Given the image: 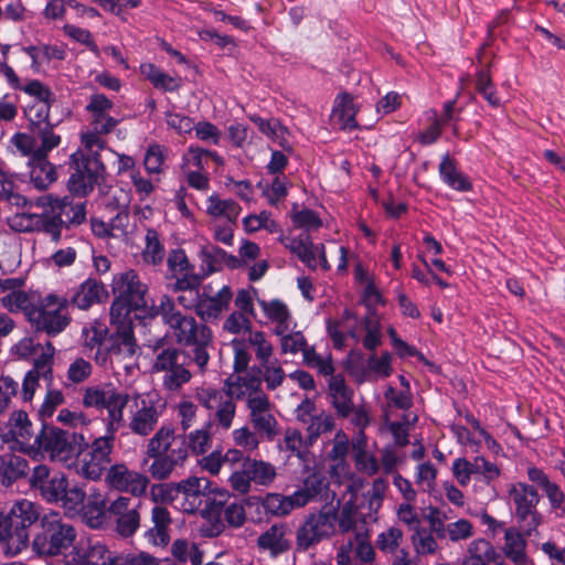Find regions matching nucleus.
<instances>
[{
  "label": "nucleus",
  "mask_w": 565,
  "mask_h": 565,
  "mask_svg": "<svg viewBox=\"0 0 565 565\" xmlns=\"http://www.w3.org/2000/svg\"><path fill=\"white\" fill-rule=\"evenodd\" d=\"M388 490V481L385 477H376L371 482V488L363 493L361 502H354V499H344L338 501V508H334L337 527L341 533L355 531L360 522L377 520V513L383 505L385 494Z\"/></svg>",
  "instance_id": "f257e3e1"
},
{
  "label": "nucleus",
  "mask_w": 565,
  "mask_h": 565,
  "mask_svg": "<svg viewBox=\"0 0 565 565\" xmlns=\"http://www.w3.org/2000/svg\"><path fill=\"white\" fill-rule=\"evenodd\" d=\"M78 542L76 529L63 520L57 511L44 514L32 540V550L42 557L66 555L68 548Z\"/></svg>",
  "instance_id": "f03ea898"
},
{
  "label": "nucleus",
  "mask_w": 565,
  "mask_h": 565,
  "mask_svg": "<svg viewBox=\"0 0 565 565\" xmlns=\"http://www.w3.org/2000/svg\"><path fill=\"white\" fill-rule=\"evenodd\" d=\"M39 204L45 207L42 213H15L8 218L9 227L19 233L42 232L50 235L54 242H58L66 223L62 218L66 202L49 195L41 198Z\"/></svg>",
  "instance_id": "7ed1b4c3"
},
{
  "label": "nucleus",
  "mask_w": 565,
  "mask_h": 565,
  "mask_svg": "<svg viewBox=\"0 0 565 565\" xmlns=\"http://www.w3.org/2000/svg\"><path fill=\"white\" fill-rule=\"evenodd\" d=\"M175 342L183 347H193L192 360L200 372H205L210 361L207 348L213 343L212 330L199 323L194 317L181 315L168 324Z\"/></svg>",
  "instance_id": "20e7f679"
},
{
  "label": "nucleus",
  "mask_w": 565,
  "mask_h": 565,
  "mask_svg": "<svg viewBox=\"0 0 565 565\" xmlns=\"http://www.w3.org/2000/svg\"><path fill=\"white\" fill-rule=\"evenodd\" d=\"M130 394L107 386H88L83 393L82 404L86 408L106 409V430L116 434L126 424L125 408Z\"/></svg>",
  "instance_id": "39448f33"
},
{
  "label": "nucleus",
  "mask_w": 565,
  "mask_h": 565,
  "mask_svg": "<svg viewBox=\"0 0 565 565\" xmlns=\"http://www.w3.org/2000/svg\"><path fill=\"white\" fill-rule=\"evenodd\" d=\"M70 301L65 297L49 294L39 299L28 312V321L38 331L49 335H56L64 331L71 322L67 312Z\"/></svg>",
  "instance_id": "423d86ee"
},
{
  "label": "nucleus",
  "mask_w": 565,
  "mask_h": 565,
  "mask_svg": "<svg viewBox=\"0 0 565 565\" xmlns=\"http://www.w3.org/2000/svg\"><path fill=\"white\" fill-rule=\"evenodd\" d=\"M334 507H322L309 513L296 533V543L299 551H308L337 533Z\"/></svg>",
  "instance_id": "0eeeda50"
},
{
  "label": "nucleus",
  "mask_w": 565,
  "mask_h": 565,
  "mask_svg": "<svg viewBox=\"0 0 565 565\" xmlns=\"http://www.w3.org/2000/svg\"><path fill=\"white\" fill-rule=\"evenodd\" d=\"M508 494L514 505V516L520 530L530 536L542 523V515L537 511V491L524 482H516L511 484Z\"/></svg>",
  "instance_id": "6e6552de"
},
{
  "label": "nucleus",
  "mask_w": 565,
  "mask_h": 565,
  "mask_svg": "<svg viewBox=\"0 0 565 565\" xmlns=\"http://www.w3.org/2000/svg\"><path fill=\"white\" fill-rule=\"evenodd\" d=\"M277 478V468L265 460L246 457L245 466L235 469L228 477L230 487L239 494H247L252 484L269 487Z\"/></svg>",
  "instance_id": "1a4fd4ad"
},
{
  "label": "nucleus",
  "mask_w": 565,
  "mask_h": 565,
  "mask_svg": "<svg viewBox=\"0 0 565 565\" xmlns=\"http://www.w3.org/2000/svg\"><path fill=\"white\" fill-rule=\"evenodd\" d=\"M71 173L68 180V190L78 196H85L99 182L105 171V167L98 156H85L82 151H76L71 157Z\"/></svg>",
  "instance_id": "9d476101"
},
{
  "label": "nucleus",
  "mask_w": 565,
  "mask_h": 565,
  "mask_svg": "<svg viewBox=\"0 0 565 565\" xmlns=\"http://www.w3.org/2000/svg\"><path fill=\"white\" fill-rule=\"evenodd\" d=\"M84 441L83 435L56 427H43L39 440V451L49 454L52 460L67 462L79 454Z\"/></svg>",
  "instance_id": "9b49d317"
},
{
  "label": "nucleus",
  "mask_w": 565,
  "mask_h": 565,
  "mask_svg": "<svg viewBox=\"0 0 565 565\" xmlns=\"http://www.w3.org/2000/svg\"><path fill=\"white\" fill-rule=\"evenodd\" d=\"M127 427L139 437H148L156 431L162 409L154 402L143 398L139 393L130 394Z\"/></svg>",
  "instance_id": "f8f14e48"
},
{
  "label": "nucleus",
  "mask_w": 565,
  "mask_h": 565,
  "mask_svg": "<svg viewBox=\"0 0 565 565\" xmlns=\"http://www.w3.org/2000/svg\"><path fill=\"white\" fill-rule=\"evenodd\" d=\"M246 345L253 349L259 365L267 363L274 356V345L265 332L254 330L249 332L245 341L239 339H234L232 341L234 350V371L236 373L246 371L252 360V355Z\"/></svg>",
  "instance_id": "ddd939ff"
},
{
  "label": "nucleus",
  "mask_w": 565,
  "mask_h": 565,
  "mask_svg": "<svg viewBox=\"0 0 565 565\" xmlns=\"http://www.w3.org/2000/svg\"><path fill=\"white\" fill-rule=\"evenodd\" d=\"M147 456H164L185 462L188 447L184 435L177 434L174 427L163 425L148 439Z\"/></svg>",
  "instance_id": "4468645a"
},
{
  "label": "nucleus",
  "mask_w": 565,
  "mask_h": 565,
  "mask_svg": "<svg viewBox=\"0 0 565 565\" xmlns=\"http://www.w3.org/2000/svg\"><path fill=\"white\" fill-rule=\"evenodd\" d=\"M115 434H108L96 438L89 450L86 451L78 465L77 471L81 476L89 480H98L107 466L110 463V454L113 451V441Z\"/></svg>",
  "instance_id": "2eb2a0df"
},
{
  "label": "nucleus",
  "mask_w": 565,
  "mask_h": 565,
  "mask_svg": "<svg viewBox=\"0 0 565 565\" xmlns=\"http://www.w3.org/2000/svg\"><path fill=\"white\" fill-rule=\"evenodd\" d=\"M195 398L205 409L214 412L213 418L217 427L227 430L236 416V404L225 393L216 388L200 387L195 390Z\"/></svg>",
  "instance_id": "dca6fc26"
},
{
  "label": "nucleus",
  "mask_w": 565,
  "mask_h": 565,
  "mask_svg": "<svg viewBox=\"0 0 565 565\" xmlns=\"http://www.w3.org/2000/svg\"><path fill=\"white\" fill-rule=\"evenodd\" d=\"M141 503L129 497L119 495L108 505V513L114 519L115 532L122 539L135 535L140 527Z\"/></svg>",
  "instance_id": "f3484780"
},
{
  "label": "nucleus",
  "mask_w": 565,
  "mask_h": 565,
  "mask_svg": "<svg viewBox=\"0 0 565 565\" xmlns=\"http://www.w3.org/2000/svg\"><path fill=\"white\" fill-rule=\"evenodd\" d=\"M106 482L111 489L141 498L147 493L150 478L140 471L129 469L125 463H117L107 470Z\"/></svg>",
  "instance_id": "a211bd4d"
},
{
  "label": "nucleus",
  "mask_w": 565,
  "mask_h": 565,
  "mask_svg": "<svg viewBox=\"0 0 565 565\" xmlns=\"http://www.w3.org/2000/svg\"><path fill=\"white\" fill-rule=\"evenodd\" d=\"M50 99H34L25 108V116L30 121L31 131L45 143V148H56L61 137L53 131L49 121Z\"/></svg>",
  "instance_id": "6ab92c4d"
},
{
  "label": "nucleus",
  "mask_w": 565,
  "mask_h": 565,
  "mask_svg": "<svg viewBox=\"0 0 565 565\" xmlns=\"http://www.w3.org/2000/svg\"><path fill=\"white\" fill-rule=\"evenodd\" d=\"M248 411V419L254 428L263 438L271 441L279 434V422L274 413V404L267 394L252 403L246 407Z\"/></svg>",
  "instance_id": "aec40b11"
},
{
  "label": "nucleus",
  "mask_w": 565,
  "mask_h": 565,
  "mask_svg": "<svg viewBox=\"0 0 565 565\" xmlns=\"http://www.w3.org/2000/svg\"><path fill=\"white\" fill-rule=\"evenodd\" d=\"M7 436L24 452H38L41 430L36 431L24 411L11 413L7 424Z\"/></svg>",
  "instance_id": "412c9836"
},
{
  "label": "nucleus",
  "mask_w": 565,
  "mask_h": 565,
  "mask_svg": "<svg viewBox=\"0 0 565 565\" xmlns=\"http://www.w3.org/2000/svg\"><path fill=\"white\" fill-rule=\"evenodd\" d=\"M363 295L364 301L369 307V312L362 320V326L365 331V337L362 343L365 349L374 350L382 343L381 323L377 313L372 310L371 307L381 303L382 297L369 276H365Z\"/></svg>",
  "instance_id": "4be33fe9"
},
{
  "label": "nucleus",
  "mask_w": 565,
  "mask_h": 565,
  "mask_svg": "<svg viewBox=\"0 0 565 565\" xmlns=\"http://www.w3.org/2000/svg\"><path fill=\"white\" fill-rule=\"evenodd\" d=\"M211 484L209 479L195 476L178 481L180 509L189 514L198 512L205 497L211 493Z\"/></svg>",
  "instance_id": "5701e85b"
},
{
  "label": "nucleus",
  "mask_w": 565,
  "mask_h": 565,
  "mask_svg": "<svg viewBox=\"0 0 565 565\" xmlns=\"http://www.w3.org/2000/svg\"><path fill=\"white\" fill-rule=\"evenodd\" d=\"M281 242L309 268L315 269L320 264L324 270L330 269L331 266L323 246H315L307 233H302L298 237H285Z\"/></svg>",
  "instance_id": "b1692460"
},
{
  "label": "nucleus",
  "mask_w": 565,
  "mask_h": 565,
  "mask_svg": "<svg viewBox=\"0 0 565 565\" xmlns=\"http://www.w3.org/2000/svg\"><path fill=\"white\" fill-rule=\"evenodd\" d=\"M113 289L117 297L127 300L134 309L146 306L145 296L148 287L135 270L128 269L117 275L114 278Z\"/></svg>",
  "instance_id": "393cba45"
},
{
  "label": "nucleus",
  "mask_w": 565,
  "mask_h": 565,
  "mask_svg": "<svg viewBox=\"0 0 565 565\" xmlns=\"http://www.w3.org/2000/svg\"><path fill=\"white\" fill-rule=\"evenodd\" d=\"M24 279L6 278L0 280V303L9 312H28L33 309L30 296L23 290Z\"/></svg>",
  "instance_id": "a878e982"
},
{
  "label": "nucleus",
  "mask_w": 565,
  "mask_h": 565,
  "mask_svg": "<svg viewBox=\"0 0 565 565\" xmlns=\"http://www.w3.org/2000/svg\"><path fill=\"white\" fill-rule=\"evenodd\" d=\"M326 394L335 415L339 418H349L355 405L354 391L342 375H330Z\"/></svg>",
  "instance_id": "bb28decb"
},
{
  "label": "nucleus",
  "mask_w": 565,
  "mask_h": 565,
  "mask_svg": "<svg viewBox=\"0 0 565 565\" xmlns=\"http://www.w3.org/2000/svg\"><path fill=\"white\" fill-rule=\"evenodd\" d=\"M264 394L260 379L254 375H235L225 381V395L232 401H245L246 407Z\"/></svg>",
  "instance_id": "cd10ccee"
},
{
  "label": "nucleus",
  "mask_w": 565,
  "mask_h": 565,
  "mask_svg": "<svg viewBox=\"0 0 565 565\" xmlns=\"http://www.w3.org/2000/svg\"><path fill=\"white\" fill-rule=\"evenodd\" d=\"M256 546L262 552H267L270 557H278L291 548L290 529L285 523H276L262 532Z\"/></svg>",
  "instance_id": "c85d7f7f"
},
{
  "label": "nucleus",
  "mask_w": 565,
  "mask_h": 565,
  "mask_svg": "<svg viewBox=\"0 0 565 565\" xmlns=\"http://www.w3.org/2000/svg\"><path fill=\"white\" fill-rule=\"evenodd\" d=\"M233 291L230 286H222L215 294H212V286L203 288L201 301L198 303V316L203 320L216 319L228 309L233 299Z\"/></svg>",
  "instance_id": "c756f323"
},
{
  "label": "nucleus",
  "mask_w": 565,
  "mask_h": 565,
  "mask_svg": "<svg viewBox=\"0 0 565 565\" xmlns=\"http://www.w3.org/2000/svg\"><path fill=\"white\" fill-rule=\"evenodd\" d=\"M30 543V535L23 532L7 515H0V548L10 557L22 553Z\"/></svg>",
  "instance_id": "7c9ffc66"
},
{
  "label": "nucleus",
  "mask_w": 565,
  "mask_h": 565,
  "mask_svg": "<svg viewBox=\"0 0 565 565\" xmlns=\"http://www.w3.org/2000/svg\"><path fill=\"white\" fill-rule=\"evenodd\" d=\"M111 108L113 103L105 95H92L86 110L90 114V125L97 134H109L118 125L119 121L108 115Z\"/></svg>",
  "instance_id": "2f4dec72"
},
{
  "label": "nucleus",
  "mask_w": 565,
  "mask_h": 565,
  "mask_svg": "<svg viewBox=\"0 0 565 565\" xmlns=\"http://www.w3.org/2000/svg\"><path fill=\"white\" fill-rule=\"evenodd\" d=\"M45 143L41 142L34 159L29 160L30 182L38 190H45L56 180V172L46 157L53 148H45Z\"/></svg>",
  "instance_id": "473e14b6"
},
{
  "label": "nucleus",
  "mask_w": 565,
  "mask_h": 565,
  "mask_svg": "<svg viewBox=\"0 0 565 565\" xmlns=\"http://www.w3.org/2000/svg\"><path fill=\"white\" fill-rule=\"evenodd\" d=\"M46 512L42 507L31 500L20 499L15 501L7 516L13 521L19 529L30 535V529L36 523H42V519Z\"/></svg>",
  "instance_id": "72a5a7b5"
},
{
  "label": "nucleus",
  "mask_w": 565,
  "mask_h": 565,
  "mask_svg": "<svg viewBox=\"0 0 565 565\" xmlns=\"http://www.w3.org/2000/svg\"><path fill=\"white\" fill-rule=\"evenodd\" d=\"M330 483L328 479L318 472L308 475L302 486L294 492L295 499L300 508L306 507L310 502L328 499Z\"/></svg>",
  "instance_id": "f704fd0d"
},
{
  "label": "nucleus",
  "mask_w": 565,
  "mask_h": 565,
  "mask_svg": "<svg viewBox=\"0 0 565 565\" xmlns=\"http://www.w3.org/2000/svg\"><path fill=\"white\" fill-rule=\"evenodd\" d=\"M257 302L267 320L274 324V334L290 331L294 323L292 313L284 301L258 299Z\"/></svg>",
  "instance_id": "c9c22d12"
},
{
  "label": "nucleus",
  "mask_w": 565,
  "mask_h": 565,
  "mask_svg": "<svg viewBox=\"0 0 565 565\" xmlns=\"http://www.w3.org/2000/svg\"><path fill=\"white\" fill-rule=\"evenodd\" d=\"M83 522L90 529H102L107 521L108 507L106 498L100 491H94L81 507L79 511Z\"/></svg>",
  "instance_id": "e433bc0d"
},
{
  "label": "nucleus",
  "mask_w": 565,
  "mask_h": 565,
  "mask_svg": "<svg viewBox=\"0 0 565 565\" xmlns=\"http://www.w3.org/2000/svg\"><path fill=\"white\" fill-rule=\"evenodd\" d=\"M501 563L500 554L484 539L470 542L461 559V565H501Z\"/></svg>",
  "instance_id": "4c0bfd02"
},
{
  "label": "nucleus",
  "mask_w": 565,
  "mask_h": 565,
  "mask_svg": "<svg viewBox=\"0 0 565 565\" xmlns=\"http://www.w3.org/2000/svg\"><path fill=\"white\" fill-rule=\"evenodd\" d=\"M360 106L354 102V97L343 92L334 100L332 108V118L340 125L342 130H354L359 128L355 119Z\"/></svg>",
  "instance_id": "58836bf2"
},
{
  "label": "nucleus",
  "mask_w": 565,
  "mask_h": 565,
  "mask_svg": "<svg viewBox=\"0 0 565 565\" xmlns=\"http://www.w3.org/2000/svg\"><path fill=\"white\" fill-rule=\"evenodd\" d=\"M106 297L105 286L96 279L88 278L76 288L71 302L81 310H87L93 305L102 302Z\"/></svg>",
  "instance_id": "ea45409f"
},
{
  "label": "nucleus",
  "mask_w": 565,
  "mask_h": 565,
  "mask_svg": "<svg viewBox=\"0 0 565 565\" xmlns=\"http://www.w3.org/2000/svg\"><path fill=\"white\" fill-rule=\"evenodd\" d=\"M111 345L109 347L110 363H122L131 361L137 353V343L132 330L125 329L122 331H115L110 338Z\"/></svg>",
  "instance_id": "a19ab883"
},
{
  "label": "nucleus",
  "mask_w": 565,
  "mask_h": 565,
  "mask_svg": "<svg viewBox=\"0 0 565 565\" xmlns=\"http://www.w3.org/2000/svg\"><path fill=\"white\" fill-rule=\"evenodd\" d=\"M152 527L147 532L149 541L156 546H167L170 542L172 519L167 508L156 505L151 511Z\"/></svg>",
  "instance_id": "79ce46f5"
},
{
  "label": "nucleus",
  "mask_w": 565,
  "mask_h": 565,
  "mask_svg": "<svg viewBox=\"0 0 565 565\" xmlns=\"http://www.w3.org/2000/svg\"><path fill=\"white\" fill-rule=\"evenodd\" d=\"M520 530L515 527H508L504 531V544L502 552L504 556L514 565H527L529 557L525 553L526 541Z\"/></svg>",
  "instance_id": "37998d69"
},
{
  "label": "nucleus",
  "mask_w": 565,
  "mask_h": 565,
  "mask_svg": "<svg viewBox=\"0 0 565 565\" xmlns=\"http://www.w3.org/2000/svg\"><path fill=\"white\" fill-rule=\"evenodd\" d=\"M417 423V415L414 413H404L397 417L383 418L382 430H388L393 436L395 447L403 448L408 445L409 429Z\"/></svg>",
  "instance_id": "c03bdc74"
},
{
  "label": "nucleus",
  "mask_w": 565,
  "mask_h": 565,
  "mask_svg": "<svg viewBox=\"0 0 565 565\" xmlns=\"http://www.w3.org/2000/svg\"><path fill=\"white\" fill-rule=\"evenodd\" d=\"M241 211V206L234 200L221 199L217 194H212L205 202V212L214 220L236 223Z\"/></svg>",
  "instance_id": "a18cd8bd"
},
{
  "label": "nucleus",
  "mask_w": 565,
  "mask_h": 565,
  "mask_svg": "<svg viewBox=\"0 0 565 565\" xmlns=\"http://www.w3.org/2000/svg\"><path fill=\"white\" fill-rule=\"evenodd\" d=\"M140 72L157 89L162 92H178L182 86L180 76L169 75L152 63L141 64Z\"/></svg>",
  "instance_id": "49530a36"
},
{
  "label": "nucleus",
  "mask_w": 565,
  "mask_h": 565,
  "mask_svg": "<svg viewBox=\"0 0 565 565\" xmlns=\"http://www.w3.org/2000/svg\"><path fill=\"white\" fill-rule=\"evenodd\" d=\"M100 547L90 548V539L81 537L73 550L65 555L64 565H98L96 557H100Z\"/></svg>",
  "instance_id": "de8ad7c7"
},
{
  "label": "nucleus",
  "mask_w": 565,
  "mask_h": 565,
  "mask_svg": "<svg viewBox=\"0 0 565 565\" xmlns=\"http://www.w3.org/2000/svg\"><path fill=\"white\" fill-rule=\"evenodd\" d=\"M403 543L404 532L398 526H390L385 529L375 540L376 548L385 555H391L392 558L403 551H408L407 548L402 547Z\"/></svg>",
  "instance_id": "09e8293b"
},
{
  "label": "nucleus",
  "mask_w": 565,
  "mask_h": 565,
  "mask_svg": "<svg viewBox=\"0 0 565 565\" xmlns=\"http://www.w3.org/2000/svg\"><path fill=\"white\" fill-rule=\"evenodd\" d=\"M385 404L383 405V418L397 417L395 409H401L408 413L413 405V397L411 392L398 391L392 386H388L384 392Z\"/></svg>",
  "instance_id": "8fccbe9b"
},
{
  "label": "nucleus",
  "mask_w": 565,
  "mask_h": 565,
  "mask_svg": "<svg viewBox=\"0 0 565 565\" xmlns=\"http://www.w3.org/2000/svg\"><path fill=\"white\" fill-rule=\"evenodd\" d=\"M262 505L266 513L275 516H285L291 511L300 509L294 493L289 495L268 493L264 498Z\"/></svg>",
  "instance_id": "3c124183"
},
{
  "label": "nucleus",
  "mask_w": 565,
  "mask_h": 565,
  "mask_svg": "<svg viewBox=\"0 0 565 565\" xmlns=\"http://www.w3.org/2000/svg\"><path fill=\"white\" fill-rule=\"evenodd\" d=\"M439 173L444 181L454 190L467 192L472 189L471 182L457 170L455 161L448 154L443 158L439 164Z\"/></svg>",
  "instance_id": "603ef678"
},
{
  "label": "nucleus",
  "mask_w": 565,
  "mask_h": 565,
  "mask_svg": "<svg viewBox=\"0 0 565 565\" xmlns=\"http://www.w3.org/2000/svg\"><path fill=\"white\" fill-rule=\"evenodd\" d=\"M211 427L212 423H206L203 427L184 435L188 452L191 451L193 455L200 456L206 454L211 449L213 443Z\"/></svg>",
  "instance_id": "864d4df0"
},
{
  "label": "nucleus",
  "mask_w": 565,
  "mask_h": 565,
  "mask_svg": "<svg viewBox=\"0 0 565 565\" xmlns=\"http://www.w3.org/2000/svg\"><path fill=\"white\" fill-rule=\"evenodd\" d=\"M334 428L335 419L331 413L326 411L317 413L306 427L308 445H312L322 434L330 433Z\"/></svg>",
  "instance_id": "5fc2aeb1"
},
{
  "label": "nucleus",
  "mask_w": 565,
  "mask_h": 565,
  "mask_svg": "<svg viewBox=\"0 0 565 565\" xmlns=\"http://www.w3.org/2000/svg\"><path fill=\"white\" fill-rule=\"evenodd\" d=\"M411 542L417 557L435 555L439 551L436 537L427 529H417L412 534Z\"/></svg>",
  "instance_id": "6e6d98bb"
},
{
  "label": "nucleus",
  "mask_w": 565,
  "mask_h": 565,
  "mask_svg": "<svg viewBox=\"0 0 565 565\" xmlns=\"http://www.w3.org/2000/svg\"><path fill=\"white\" fill-rule=\"evenodd\" d=\"M172 556L181 563H191L192 565H201L203 554L194 543L188 540H175L171 545Z\"/></svg>",
  "instance_id": "4d7b16f0"
},
{
  "label": "nucleus",
  "mask_w": 565,
  "mask_h": 565,
  "mask_svg": "<svg viewBox=\"0 0 565 565\" xmlns=\"http://www.w3.org/2000/svg\"><path fill=\"white\" fill-rule=\"evenodd\" d=\"M301 353L303 363L307 366L316 369L320 374L324 376H330L333 374L334 367L331 354H319L316 349L313 347H309L308 343Z\"/></svg>",
  "instance_id": "13d9d810"
},
{
  "label": "nucleus",
  "mask_w": 565,
  "mask_h": 565,
  "mask_svg": "<svg viewBox=\"0 0 565 565\" xmlns=\"http://www.w3.org/2000/svg\"><path fill=\"white\" fill-rule=\"evenodd\" d=\"M260 367L262 380L269 392H274L278 387L282 386L284 382L288 377L277 359H273L267 363L262 364Z\"/></svg>",
  "instance_id": "bf43d9fd"
},
{
  "label": "nucleus",
  "mask_w": 565,
  "mask_h": 565,
  "mask_svg": "<svg viewBox=\"0 0 565 565\" xmlns=\"http://www.w3.org/2000/svg\"><path fill=\"white\" fill-rule=\"evenodd\" d=\"M152 459L151 465L149 466V478H152L157 481H163L170 478L177 467L183 466L184 462L174 460L173 458H168L164 456H147Z\"/></svg>",
  "instance_id": "052dcab7"
},
{
  "label": "nucleus",
  "mask_w": 565,
  "mask_h": 565,
  "mask_svg": "<svg viewBox=\"0 0 565 565\" xmlns=\"http://www.w3.org/2000/svg\"><path fill=\"white\" fill-rule=\"evenodd\" d=\"M127 300L119 297L113 302L110 307V323L116 328V331H122L125 329L132 330V320L130 312L132 309Z\"/></svg>",
  "instance_id": "680f3d73"
},
{
  "label": "nucleus",
  "mask_w": 565,
  "mask_h": 565,
  "mask_svg": "<svg viewBox=\"0 0 565 565\" xmlns=\"http://www.w3.org/2000/svg\"><path fill=\"white\" fill-rule=\"evenodd\" d=\"M260 436L254 428L242 426L232 431V439L235 447L241 448L247 454H252L259 448Z\"/></svg>",
  "instance_id": "e2e57ef3"
},
{
  "label": "nucleus",
  "mask_w": 565,
  "mask_h": 565,
  "mask_svg": "<svg viewBox=\"0 0 565 565\" xmlns=\"http://www.w3.org/2000/svg\"><path fill=\"white\" fill-rule=\"evenodd\" d=\"M352 460L355 470L362 475L373 477L381 472L379 457L370 449L352 452Z\"/></svg>",
  "instance_id": "0e129e2a"
},
{
  "label": "nucleus",
  "mask_w": 565,
  "mask_h": 565,
  "mask_svg": "<svg viewBox=\"0 0 565 565\" xmlns=\"http://www.w3.org/2000/svg\"><path fill=\"white\" fill-rule=\"evenodd\" d=\"M184 355L181 350L177 348H167L158 352L153 362V370L156 372L172 371L177 367H185L181 361Z\"/></svg>",
  "instance_id": "69168bd1"
},
{
  "label": "nucleus",
  "mask_w": 565,
  "mask_h": 565,
  "mask_svg": "<svg viewBox=\"0 0 565 565\" xmlns=\"http://www.w3.org/2000/svg\"><path fill=\"white\" fill-rule=\"evenodd\" d=\"M62 497L57 504L68 513L78 512L87 499L86 492L81 486L70 484V482H67Z\"/></svg>",
  "instance_id": "338daca9"
},
{
  "label": "nucleus",
  "mask_w": 565,
  "mask_h": 565,
  "mask_svg": "<svg viewBox=\"0 0 565 565\" xmlns=\"http://www.w3.org/2000/svg\"><path fill=\"white\" fill-rule=\"evenodd\" d=\"M93 373V365L84 358L74 359L66 371V386L78 385L86 382Z\"/></svg>",
  "instance_id": "774afa93"
}]
</instances>
